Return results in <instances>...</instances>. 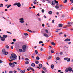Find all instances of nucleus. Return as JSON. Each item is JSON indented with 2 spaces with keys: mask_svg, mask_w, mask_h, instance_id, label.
Returning a JSON list of instances; mask_svg holds the SVG:
<instances>
[{
  "mask_svg": "<svg viewBox=\"0 0 73 73\" xmlns=\"http://www.w3.org/2000/svg\"><path fill=\"white\" fill-rule=\"evenodd\" d=\"M10 58L11 60L8 59V60L9 62H11L13 61V60H15L17 59V56L15 54H11Z\"/></svg>",
  "mask_w": 73,
  "mask_h": 73,
  "instance_id": "f257e3e1",
  "label": "nucleus"
},
{
  "mask_svg": "<svg viewBox=\"0 0 73 73\" xmlns=\"http://www.w3.org/2000/svg\"><path fill=\"white\" fill-rule=\"evenodd\" d=\"M22 48L23 49V52H25V50L27 49V46L25 45H23L22 46Z\"/></svg>",
  "mask_w": 73,
  "mask_h": 73,
  "instance_id": "f03ea898",
  "label": "nucleus"
},
{
  "mask_svg": "<svg viewBox=\"0 0 73 73\" xmlns=\"http://www.w3.org/2000/svg\"><path fill=\"white\" fill-rule=\"evenodd\" d=\"M72 69L71 67H69L68 68H66L65 70V71L66 72H68L69 71L71 72L72 71Z\"/></svg>",
  "mask_w": 73,
  "mask_h": 73,
  "instance_id": "7ed1b4c3",
  "label": "nucleus"
},
{
  "mask_svg": "<svg viewBox=\"0 0 73 73\" xmlns=\"http://www.w3.org/2000/svg\"><path fill=\"white\" fill-rule=\"evenodd\" d=\"M25 20L23 18H21L19 19V22L21 23H23L24 22V21Z\"/></svg>",
  "mask_w": 73,
  "mask_h": 73,
  "instance_id": "20e7f679",
  "label": "nucleus"
},
{
  "mask_svg": "<svg viewBox=\"0 0 73 73\" xmlns=\"http://www.w3.org/2000/svg\"><path fill=\"white\" fill-rule=\"evenodd\" d=\"M2 52L3 53L5 54V55H7L8 54V52H6L5 49H3L2 51Z\"/></svg>",
  "mask_w": 73,
  "mask_h": 73,
  "instance_id": "39448f33",
  "label": "nucleus"
},
{
  "mask_svg": "<svg viewBox=\"0 0 73 73\" xmlns=\"http://www.w3.org/2000/svg\"><path fill=\"white\" fill-rule=\"evenodd\" d=\"M73 23L71 22H68V23H67V24H69L68 25H67V26L68 27H70L71 26V25L70 24H73Z\"/></svg>",
  "mask_w": 73,
  "mask_h": 73,
  "instance_id": "423d86ee",
  "label": "nucleus"
},
{
  "mask_svg": "<svg viewBox=\"0 0 73 73\" xmlns=\"http://www.w3.org/2000/svg\"><path fill=\"white\" fill-rule=\"evenodd\" d=\"M71 40L70 39H68V38H67V39H65V40H64V41H66V42H69Z\"/></svg>",
  "mask_w": 73,
  "mask_h": 73,
  "instance_id": "0eeeda50",
  "label": "nucleus"
},
{
  "mask_svg": "<svg viewBox=\"0 0 73 73\" xmlns=\"http://www.w3.org/2000/svg\"><path fill=\"white\" fill-rule=\"evenodd\" d=\"M17 6L18 7H20L21 6V4L19 2L18 3H17Z\"/></svg>",
  "mask_w": 73,
  "mask_h": 73,
  "instance_id": "6e6552de",
  "label": "nucleus"
},
{
  "mask_svg": "<svg viewBox=\"0 0 73 73\" xmlns=\"http://www.w3.org/2000/svg\"><path fill=\"white\" fill-rule=\"evenodd\" d=\"M1 40L2 41H4L5 40V38L3 37H2L1 38Z\"/></svg>",
  "mask_w": 73,
  "mask_h": 73,
  "instance_id": "1a4fd4ad",
  "label": "nucleus"
},
{
  "mask_svg": "<svg viewBox=\"0 0 73 73\" xmlns=\"http://www.w3.org/2000/svg\"><path fill=\"white\" fill-rule=\"evenodd\" d=\"M43 35L44 36L46 37H48V35L47 34H46V33H44L43 34Z\"/></svg>",
  "mask_w": 73,
  "mask_h": 73,
  "instance_id": "9d476101",
  "label": "nucleus"
},
{
  "mask_svg": "<svg viewBox=\"0 0 73 73\" xmlns=\"http://www.w3.org/2000/svg\"><path fill=\"white\" fill-rule=\"evenodd\" d=\"M12 68H13L15 66V64L14 63H12V64L11 66Z\"/></svg>",
  "mask_w": 73,
  "mask_h": 73,
  "instance_id": "9b49d317",
  "label": "nucleus"
},
{
  "mask_svg": "<svg viewBox=\"0 0 73 73\" xmlns=\"http://www.w3.org/2000/svg\"><path fill=\"white\" fill-rule=\"evenodd\" d=\"M20 72L21 73H25V70H21Z\"/></svg>",
  "mask_w": 73,
  "mask_h": 73,
  "instance_id": "f8f14e48",
  "label": "nucleus"
},
{
  "mask_svg": "<svg viewBox=\"0 0 73 73\" xmlns=\"http://www.w3.org/2000/svg\"><path fill=\"white\" fill-rule=\"evenodd\" d=\"M58 26L60 27H62V24H59Z\"/></svg>",
  "mask_w": 73,
  "mask_h": 73,
  "instance_id": "ddd939ff",
  "label": "nucleus"
},
{
  "mask_svg": "<svg viewBox=\"0 0 73 73\" xmlns=\"http://www.w3.org/2000/svg\"><path fill=\"white\" fill-rule=\"evenodd\" d=\"M31 66L32 67H34L35 66V64L34 63H32L31 64Z\"/></svg>",
  "mask_w": 73,
  "mask_h": 73,
  "instance_id": "4468645a",
  "label": "nucleus"
},
{
  "mask_svg": "<svg viewBox=\"0 0 73 73\" xmlns=\"http://www.w3.org/2000/svg\"><path fill=\"white\" fill-rule=\"evenodd\" d=\"M28 69H31L33 71H34V69H33V68H29Z\"/></svg>",
  "mask_w": 73,
  "mask_h": 73,
  "instance_id": "2eb2a0df",
  "label": "nucleus"
},
{
  "mask_svg": "<svg viewBox=\"0 0 73 73\" xmlns=\"http://www.w3.org/2000/svg\"><path fill=\"white\" fill-rule=\"evenodd\" d=\"M54 65H51V68L52 69H54Z\"/></svg>",
  "mask_w": 73,
  "mask_h": 73,
  "instance_id": "dca6fc26",
  "label": "nucleus"
},
{
  "mask_svg": "<svg viewBox=\"0 0 73 73\" xmlns=\"http://www.w3.org/2000/svg\"><path fill=\"white\" fill-rule=\"evenodd\" d=\"M5 47L6 48H7V49H9V46L7 45Z\"/></svg>",
  "mask_w": 73,
  "mask_h": 73,
  "instance_id": "f3484780",
  "label": "nucleus"
},
{
  "mask_svg": "<svg viewBox=\"0 0 73 73\" xmlns=\"http://www.w3.org/2000/svg\"><path fill=\"white\" fill-rule=\"evenodd\" d=\"M51 4H52V5H54L55 4V3L54 1H52L51 2Z\"/></svg>",
  "mask_w": 73,
  "mask_h": 73,
  "instance_id": "a211bd4d",
  "label": "nucleus"
},
{
  "mask_svg": "<svg viewBox=\"0 0 73 73\" xmlns=\"http://www.w3.org/2000/svg\"><path fill=\"white\" fill-rule=\"evenodd\" d=\"M55 3H57V5H59L58 2L57 1H56V0H55Z\"/></svg>",
  "mask_w": 73,
  "mask_h": 73,
  "instance_id": "6ab92c4d",
  "label": "nucleus"
},
{
  "mask_svg": "<svg viewBox=\"0 0 73 73\" xmlns=\"http://www.w3.org/2000/svg\"><path fill=\"white\" fill-rule=\"evenodd\" d=\"M51 44L52 45L55 46L56 45V44L54 43V42H52L51 43Z\"/></svg>",
  "mask_w": 73,
  "mask_h": 73,
  "instance_id": "aec40b11",
  "label": "nucleus"
},
{
  "mask_svg": "<svg viewBox=\"0 0 73 73\" xmlns=\"http://www.w3.org/2000/svg\"><path fill=\"white\" fill-rule=\"evenodd\" d=\"M68 57H66V58H64V60L65 61H66L68 59Z\"/></svg>",
  "mask_w": 73,
  "mask_h": 73,
  "instance_id": "412c9836",
  "label": "nucleus"
},
{
  "mask_svg": "<svg viewBox=\"0 0 73 73\" xmlns=\"http://www.w3.org/2000/svg\"><path fill=\"white\" fill-rule=\"evenodd\" d=\"M55 8L56 9H58L59 8V7L58 6V5H56L55 6Z\"/></svg>",
  "mask_w": 73,
  "mask_h": 73,
  "instance_id": "4be33fe9",
  "label": "nucleus"
},
{
  "mask_svg": "<svg viewBox=\"0 0 73 73\" xmlns=\"http://www.w3.org/2000/svg\"><path fill=\"white\" fill-rule=\"evenodd\" d=\"M52 13V12L51 11H50L49 12H48V14L50 15H51Z\"/></svg>",
  "mask_w": 73,
  "mask_h": 73,
  "instance_id": "5701e85b",
  "label": "nucleus"
},
{
  "mask_svg": "<svg viewBox=\"0 0 73 73\" xmlns=\"http://www.w3.org/2000/svg\"><path fill=\"white\" fill-rule=\"evenodd\" d=\"M3 36L4 37H5V38H6L7 37V35H3Z\"/></svg>",
  "mask_w": 73,
  "mask_h": 73,
  "instance_id": "b1692460",
  "label": "nucleus"
},
{
  "mask_svg": "<svg viewBox=\"0 0 73 73\" xmlns=\"http://www.w3.org/2000/svg\"><path fill=\"white\" fill-rule=\"evenodd\" d=\"M42 64H39V66L40 68L42 67Z\"/></svg>",
  "mask_w": 73,
  "mask_h": 73,
  "instance_id": "393cba45",
  "label": "nucleus"
},
{
  "mask_svg": "<svg viewBox=\"0 0 73 73\" xmlns=\"http://www.w3.org/2000/svg\"><path fill=\"white\" fill-rule=\"evenodd\" d=\"M35 63L36 64H38L39 63V62L38 61H35Z\"/></svg>",
  "mask_w": 73,
  "mask_h": 73,
  "instance_id": "a878e982",
  "label": "nucleus"
},
{
  "mask_svg": "<svg viewBox=\"0 0 73 73\" xmlns=\"http://www.w3.org/2000/svg\"><path fill=\"white\" fill-rule=\"evenodd\" d=\"M39 59H40V58L38 56H37V57H36V59L37 60H39Z\"/></svg>",
  "mask_w": 73,
  "mask_h": 73,
  "instance_id": "bb28decb",
  "label": "nucleus"
},
{
  "mask_svg": "<svg viewBox=\"0 0 73 73\" xmlns=\"http://www.w3.org/2000/svg\"><path fill=\"white\" fill-rule=\"evenodd\" d=\"M25 64H29V62L28 61H26L25 62Z\"/></svg>",
  "mask_w": 73,
  "mask_h": 73,
  "instance_id": "cd10ccee",
  "label": "nucleus"
},
{
  "mask_svg": "<svg viewBox=\"0 0 73 73\" xmlns=\"http://www.w3.org/2000/svg\"><path fill=\"white\" fill-rule=\"evenodd\" d=\"M13 64V63H12L11 62L9 63V65L10 66H11Z\"/></svg>",
  "mask_w": 73,
  "mask_h": 73,
  "instance_id": "c85d7f7f",
  "label": "nucleus"
},
{
  "mask_svg": "<svg viewBox=\"0 0 73 73\" xmlns=\"http://www.w3.org/2000/svg\"><path fill=\"white\" fill-rule=\"evenodd\" d=\"M42 43H43V42L42 41H39V44H40Z\"/></svg>",
  "mask_w": 73,
  "mask_h": 73,
  "instance_id": "c756f323",
  "label": "nucleus"
},
{
  "mask_svg": "<svg viewBox=\"0 0 73 73\" xmlns=\"http://www.w3.org/2000/svg\"><path fill=\"white\" fill-rule=\"evenodd\" d=\"M3 7V5L2 4H0V7Z\"/></svg>",
  "mask_w": 73,
  "mask_h": 73,
  "instance_id": "7c9ffc66",
  "label": "nucleus"
},
{
  "mask_svg": "<svg viewBox=\"0 0 73 73\" xmlns=\"http://www.w3.org/2000/svg\"><path fill=\"white\" fill-rule=\"evenodd\" d=\"M35 53H36V54H38V52L36 50H35Z\"/></svg>",
  "mask_w": 73,
  "mask_h": 73,
  "instance_id": "2f4dec72",
  "label": "nucleus"
},
{
  "mask_svg": "<svg viewBox=\"0 0 73 73\" xmlns=\"http://www.w3.org/2000/svg\"><path fill=\"white\" fill-rule=\"evenodd\" d=\"M11 6V5H8L7 7V8H9V7H10Z\"/></svg>",
  "mask_w": 73,
  "mask_h": 73,
  "instance_id": "473e14b6",
  "label": "nucleus"
},
{
  "mask_svg": "<svg viewBox=\"0 0 73 73\" xmlns=\"http://www.w3.org/2000/svg\"><path fill=\"white\" fill-rule=\"evenodd\" d=\"M22 49H19V51L20 52H22Z\"/></svg>",
  "mask_w": 73,
  "mask_h": 73,
  "instance_id": "72a5a7b5",
  "label": "nucleus"
},
{
  "mask_svg": "<svg viewBox=\"0 0 73 73\" xmlns=\"http://www.w3.org/2000/svg\"><path fill=\"white\" fill-rule=\"evenodd\" d=\"M24 35H25V36H27L28 35V34L27 33H24Z\"/></svg>",
  "mask_w": 73,
  "mask_h": 73,
  "instance_id": "f704fd0d",
  "label": "nucleus"
},
{
  "mask_svg": "<svg viewBox=\"0 0 73 73\" xmlns=\"http://www.w3.org/2000/svg\"><path fill=\"white\" fill-rule=\"evenodd\" d=\"M45 31L46 32V33H48V30H47V29H46V30H45Z\"/></svg>",
  "mask_w": 73,
  "mask_h": 73,
  "instance_id": "c9c22d12",
  "label": "nucleus"
},
{
  "mask_svg": "<svg viewBox=\"0 0 73 73\" xmlns=\"http://www.w3.org/2000/svg\"><path fill=\"white\" fill-rule=\"evenodd\" d=\"M70 61V58H68V59L67 60V61L69 62Z\"/></svg>",
  "mask_w": 73,
  "mask_h": 73,
  "instance_id": "e433bc0d",
  "label": "nucleus"
},
{
  "mask_svg": "<svg viewBox=\"0 0 73 73\" xmlns=\"http://www.w3.org/2000/svg\"><path fill=\"white\" fill-rule=\"evenodd\" d=\"M63 54V52H60V55H62Z\"/></svg>",
  "mask_w": 73,
  "mask_h": 73,
  "instance_id": "4c0bfd02",
  "label": "nucleus"
},
{
  "mask_svg": "<svg viewBox=\"0 0 73 73\" xmlns=\"http://www.w3.org/2000/svg\"><path fill=\"white\" fill-rule=\"evenodd\" d=\"M67 0H65L64 1V3H66L67 2Z\"/></svg>",
  "mask_w": 73,
  "mask_h": 73,
  "instance_id": "58836bf2",
  "label": "nucleus"
},
{
  "mask_svg": "<svg viewBox=\"0 0 73 73\" xmlns=\"http://www.w3.org/2000/svg\"><path fill=\"white\" fill-rule=\"evenodd\" d=\"M17 3H15L13 5V6H16L17 5Z\"/></svg>",
  "mask_w": 73,
  "mask_h": 73,
  "instance_id": "ea45409f",
  "label": "nucleus"
},
{
  "mask_svg": "<svg viewBox=\"0 0 73 73\" xmlns=\"http://www.w3.org/2000/svg\"><path fill=\"white\" fill-rule=\"evenodd\" d=\"M46 1H48V3H50V1L49 0H46Z\"/></svg>",
  "mask_w": 73,
  "mask_h": 73,
  "instance_id": "a19ab883",
  "label": "nucleus"
},
{
  "mask_svg": "<svg viewBox=\"0 0 73 73\" xmlns=\"http://www.w3.org/2000/svg\"><path fill=\"white\" fill-rule=\"evenodd\" d=\"M41 12H42V13H44V9H42L41 10Z\"/></svg>",
  "mask_w": 73,
  "mask_h": 73,
  "instance_id": "79ce46f5",
  "label": "nucleus"
},
{
  "mask_svg": "<svg viewBox=\"0 0 73 73\" xmlns=\"http://www.w3.org/2000/svg\"><path fill=\"white\" fill-rule=\"evenodd\" d=\"M28 32H32V31H31L29 29H28Z\"/></svg>",
  "mask_w": 73,
  "mask_h": 73,
  "instance_id": "37998d69",
  "label": "nucleus"
},
{
  "mask_svg": "<svg viewBox=\"0 0 73 73\" xmlns=\"http://www.w3.org/2000/svg\"><path fill=\"white\" fill-rule=\"evenodd\" d=\"M38 20H39V21H41V19L40 18H38Z\"/></svg>",
  "mask_w": 73,
  "mask_h": 73,
  "instance_id": "c03bdc74",
  "label": "nucleus"
},
{
  "mask_svg": "<svg viewBox=\"0 0 73 73\" xmlns=\"http://www.w3.org/2000/svg\"><path fill=\"white\" fill-rule=\"evenodd\" d=\"M70 1L72 3H73V0H70Z\"/></svg>",
  "mask_w": 73,
  "mask_h": 73,
  "instance_id": "a18cd8bd",
  "label": "nucleus"
},
{
  "mask_svg": "<svg viewBox=\"0 0 73 73\" xmlns=\"http://www.w3.org/2000/svg\"><path fill=\"white\" fill-rule=\"evenodd\" d=\"M40 50L41 51H42L44 50V49L42 48H41L40 49Z\"/></svg>",
  "mask_w": 73,
  "mask_h": 73,
  "instance_id": "49530a36",
  "label": "nucleus"
},
{
  "mask_svg": "<svg viewBox=\"0 0 73 73\" xmlns=\"http://www.w3.org/2000/svg\"><path fill=\"white\" fill-rule=\"evenodd\" d=\"M56 59L57 60H58L60 59V58H59V57H58Z\"/></svg>",
  "mask_w": 73,
  "mask_h": 73,
  "instance_id": "de8ad7c7",
  "label": "nucleus"
},
{
  "mask_svg": "<svg viewBox=\"0 0 73 73\" xmlns=\"http://www.w3.org/2000/svg\"><path fill=\"white\" fill-rule=\"evenodd\" d=\"M51 52L52 53H53L54 52V51L53 50H51Z\"/></svg>",
  "mask_w": 73,
  "mask_h": 73,
  "instance_id": "09e8293b",
  "label": "nucleus"
},
{
  "mask_svg": "<svg viewBox=\"0 0 73 73\" xmlns=\"http://www.w3.org/2000/svg\"><path fill=\"white\" fill-rule=\"evenodd\" d=\"M62 34H63L62 32H61V33H59V35H62Z\"/></svg>",
  "mask_w": 73,
  "mask_h": 73,
  "instance_id": "8fccbe9b",
  "label": "nucleus"
},
{
  "mask_svg": "<svg viewBox=\"0 0 73 73\" xmlns=\"http://www.w3.org/2000/svg\"><path fill=\"white\" fill-rule=\"evenodd\" d=\"M13 71H10L9 72V73H12Z\"/></svg>",
  "mask_w": 73,
  "mask_h": 73,
  "instance_id": "3c124183",
  "label": "nucleus"
},
{
  "mask_svg": "<svg viewBox=\"0 0 73 73\" xmlns=\"http://www.w3.org/2000/svg\"><path fill=\"white\" fill-rule=\"evenodd\" d=\"M33 3L35 4H36V3L35 1H34L33 2Z\"/></svg>",
  "mask_w": 73,
  "mask_h": 73,
  "instance_id": "603ef678",
  "label": "nucleus"
},
{
  "mask_svg": "<svg viewBox=\"0 0 73 73\" xmlns=\"http://www.w3.org/2000/svg\"><path fill=\"white\" fill-rule=\"evenodd\" d=\"M51 58V56H50L48 58V59L49 60V59H50Z\"/></svg>",
  "mask_w": 73,
  "mask_h": 73,
  "instance_id": "864d4df0",
  "label": "nucleus"
},
{
  "mask_svg": "<svg viewBox=\"0 0 73 73\" xmlns=\"http://www.w3.org/2000/svg\"><path fill=\"white\" fill-rule=\"evenodd\" d=\"M25 60L26 61H28L29 60V59L28 58H26L25 59Z\"/></svg>",
  "mask_w": 73,
  "mask_h": 73,
  "instance_id": "5fc2aeb1",
  "label": "nucleus"
},
{
  "mask_svg": "<svg viewBox=\"0 0 73 73\" xmlns=\"http://www.w3.org/2000/svg\"><path fill=\"white\" fill-rule=\"evenodd\" d=\"M13 41L14 42H15L16 41V40L15 39H13Z\"/></svg>",
  "mask_w": 73,
  "mask_h": 73,
  "instance_id": "6e6d98bb",
  "label": "nucleus"
},
{
  "mask_svg": "<svg viewBox=\"0 0 73 73\" xmlns=\"http://www.w3.org/2000/svg\"><path fill=\"white\" fill-rule=\"evenodd\" d=\"M14 63L15 64H17V62H14Z\"/></svg>",
  "mask_w": 73,
  "mask_h": 73,
  "instance_id": "4d7b16f0",
  "label": "nucleus"
},
{
  "mask_svg": "<svg viewBox=\"0 0 73 73\" xmlns=\"http://www.w3.org/2000/svg\"><path fill=\"white\" fill-rule=\"evenodd\" d=\"M8 11V10L7 9H5V11Z\"/></svg>",
  "mask_w": 73,
  "mask_h": 73,
  "instance_id": "13d9d810",
  "label": "nucleus"
},
{
  "mask_svg": "<svg viewBox=\"0 0 73 73\" xmlns=\"http://www.w3.org/2000/svg\"><path fill=\"white\" fill-rule=\"evenodd\" d=\"M4 12H2V13H1V15H2L3 14H4Z\"/></svg>",
  "mask_w": 73,
  "mask_h": 73,
  "instance_id": "bf43d9fd",
  "label": "nucleus"
},
{
  "mask_svg": "<svg viewBox=\"0 0 73 73\" xmlns=\"http://www.w3.org/2000/svg\"><path fill=\"white\" fill-rule=\"evenodd\" d=\"M54 20H53L52 21V23H54Z\"/></svg>",
  "mask_w": 73,
  "mask_h": 73,
  "instance_id": "052dcab7",
  "label": "nucleus"
},
{
  "mask_svg": "<svg viewBox=\"0 0 73 73\" xmlns=\"http://www.w3.org/2000/svg\"><path fill=\"white\" fill-rule=\"evenodd\" d=\"M3 62L1 60H0V63H2Z\"/></svg>",
  "mask_w": 73,
  "mask_h": 73,
  "instance_id": "680f3d73",
  "label": "nucleus"
},
{
  "mask_svg": "<svg viewBox=\"0 0 73 73\" xmlns=\"http://www.w3.org/2000/svg\"><path fill=\"white\" fill-rule=\"evenodd\" d=\"M14 73H16L17 72V71L15 70H14L13 71Z\"/></svg>",
  "mask_w": 73,
  "mask_h": 73,
  "instance_id": "e2e57ef3",
  "label": "nucleus"
},
{
  "mask_svg": "<svg viewBox=\"0 0 73 73\" xmlns=\"http://www.w3.org/2000/svg\"><path fill=\"white\" fill-rule=\"evenodd\" d=\"M42 2L43 3H44L45 2V1L44 0H42Z\"/></svg>",
  "mask_w": 73,
  "mask_h": 73,
  "instance_id": "0e129e2a",
  "label": "nucleus"
},
{
  "mask_svg": "<svg viewBox=\"0 0 73 73\" xmlns=\"http://www.w3.org/2000/svg\"><path fill=\"white\" fill-rule=\"evenodd\" d=\"M67 36L65 34L64 35V37H66Z\"/></svg>",
  "mask_w": 73,
  "mask_h": 73,
  "instance_id": "69168bd1",
  "label": "nucleus"
},
{
  "mask_svg": "<svg viewBox=\"0 0 73 73\" xmlns=\"http://www.w3.org/2000/svg\"><path fill=\"white\" fill-rule=\"evenodd\" d=\"M43 70H46V68L45 67H43Z\"/></svg>",
  "mask_w": 73,
  "mask_h": 73,
  "instance_id": "338daca9",
  "label": "nucleus"
},
{
  "mask_svg": "<svg viewBox=\"0 0 73 73\" xmlns=\"http://www.w3.org/2000/svg\"><path fill=\"white\" fill-rule=\"evenodd\" d=\"M56 14L57 15H58L59 14V12H57Z\"/></svg>",
  "mask_w": 73,
  "mask_h": 73,
  "instance_id": "774afa93",
  "label": "nucleus"
}]
</instances>
